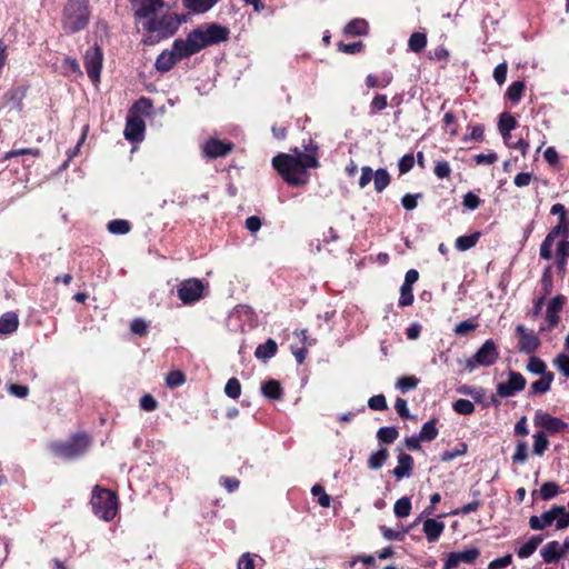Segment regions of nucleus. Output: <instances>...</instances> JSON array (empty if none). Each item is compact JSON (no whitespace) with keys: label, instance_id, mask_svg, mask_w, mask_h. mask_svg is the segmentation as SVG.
Segmentation results:
<instances>
[{"label":"nucleus","instance_id":"nucleus-22","mask_svg":"<svg viewBox=\"0 0 569 569\" xmlns=\"http://www.w3.org/2000/svg\"><path fill=\"white\" fill-rule=\"evenodd\" d=\"M422 530L429 542H436L445 530V523L431 518L423 521Z\"/></svg>","mask_w":569,"mask_h":569},{"label":"nucleus","instance_id":"nucleus-46","mask_svg":"<svg viewBox=\"0 0 569 569\" xmlns=\"http://www.w3.org/2000/svg\"><path fill=\"white\" fill-rule=\"evenodd\" d=\"M413 289L412 286L402 283L400 287V297L398 300V306L400 308L409 307L413 303Z\"/></svg>","mask_w":569,"mask_h":569},{"label":"nucleus","instance_id":"nucleus-48","mask_svg":"<svg viewBox=\"0 0 569 569\" xmlns=\"http://www.w3.org/2000/svg\"><path fill=\"white\" fill-rule=\"evenodd\" d=\"M468 451V446L466 442H459L455 449L452 450H446L441 453V461L448 462L451 461L460 456L466 455Z\"/></svg>","mask_w":569,"mask_h":569},{"label":"nucleus","instance_id":"nucleus-59","mask_svg":"<svg viewBox=\"0 0 569 569\" xmlns=\"http://www.w3.org/2000/svg\"><path fill=\"white\" fill-rule=\"evenodd\" d=\"M152 108V102L149 98L141 97L138 99L130 108L129 114H139L141 112H147Z\"/></svg>","mask_w":569,"mask_h":569},{"label":"nucleus","instance_id":"nucleus-14","mask_svg":"<svg viewBox=\"0 0 569 569\" xmlns=\"http://www.w3.org/2000/svg\"><path fill=\"white\" fill-rule=\"evenodd\" d=\"M533 422L536 427H540L551 435L563 432L568 429L566 421L542 410L536 411Z\"/></svg>","mask_w":569,"mask_h":569},{"label":"nucleus","instance_id":"nucleus-32","mask_svg":"<svg viewBox=\"0 0 569 569\" xmlns=\"http://www.w3.org/2000/svg\"><path fill=\"white\" fill-rule=\"evenodd\" d=\"M218 1L219 0H182L183 6L194 13H204L209 11L218 3Z\"/></svg>","mask_w":569,"mask_h":569},{"label":"nucleus","instance_id":"nucleus-45","mask_svg":"<svg viewBox=\"0 0 569 569\" xmlns=\"http://www.w3.org/2000/svg\"><path fill=\"white\" fill-rule=\"evenodd\" d=\"M560 486L553 481L545 482L540 490L539 495L542 500H550L555 498L558 493H560Z\"/></svg>","mask_w":569,"mask_h":569},{"label":"nucleus","instance_id":"nucleus-47","mask_svg":"<svg viewBox=\"0 0 569 569\" xmlns=\"http://www.w3.org/2000/svg\"><path fill=\"white\" fill-rule=\"evenodd\" d=\"M388 107V99L386 94L377 93L369 104V114L375 116Z\"/></svg>","mask_w":569,"mask_h":569},{"label":"nucleus","instance_id":"nucleus-38","mask_svg":"<svg viewBox=\"0 0 569 569\" xmlns=\"http://www.w3.org/2000/svg\"><path fill=\"white\" fill-rule=\"evenodd\" d=\"M389 457V451L386 448H381L378 451L370 455L368 459V468L371 470L380 469Z\"/></svg>","mask_w":569,"mask_h":569},{"label":"nucleus","instance_id":"nucleus-62","mask_svg":"<svg viewBox=\"0 0 569 569\" xmlns=\"http://www.w3.org/2000/svg\"><path fill=\"white\" fill-rule=\"evenodd\" d=\"M513 463H523L528 459V445L525 441H519L516 447V452L512 455Z\"/></svg>","mask_w":569,"mask_h":569},{"label":"nucleus","instance_id":"nucleus-34","mask_svg":"<svg viewBox=\"0 0 569 569\" xmlns=\"http://www.w3.org/2000/svg\"><path fill=\"white\" fill-rule=\"evenodd\" d=\"M438 419L432 418L425 422L421 427V430L419 432L420 439L426 442H430L435 440L438 437L439 430L437 428Z\"/></svg>","mask_w":569,"mask_h":569},{"label":"nucleus","instance_id":"nucleus-51","mask_svg":"<svg viewBox=\"0 0 569 569\" xmlns=\"http://www.w3.org/2000/svg\"><path fill=\"white\" fill-rule=\"evenodd\" d=\"M186 382V375L180 370L170 371L166 377V386L174 389Z\"/></svg>","mask_w":569,"mask_h":569},{"label":"nucleus","instance_id":"nucleus-15","mask_svg":"<svg viewBox=\"0 0 569 569\" xmlns=\"http://www.w3.org/2000/svg\"><path fill=\"white\" fill-rule=\"evenodd\" d=\"M526 378L517 371L510 370L508 372V380L497 386V395L501 398H509L520 392L526 387Z\"/></svg>","mask_w":569,"mask_h":569},{"label":"nucleus","instance_id":"nucleus-10","mask_svg":"<svg viewBox=\"0 0 569 569\" xmlns=\"http://www.w3.org/2000/svg\"><path fill=\"white\" fill-rule=\"evenodd\" d=\"M201 50L202 49L192 30L187 34L186 39L179 38L173 41L171 52L179 62L183 59L190 58Z\"/></svg>","mask_w":569,"mask_h":569},{"label":"nucleus","instance_id":"nucleus-21","mask_svg":"<svg viewBox=\"0 0 569 569\" xmlns=\"http://www.w3.org/2000/svg\"><path fill=\"white\" fill-rule=\"evenodd\" d=\"M29 91L28 84H21L14 88H11L7 91L6 97L9 102L18 110L22 111L24 108L23 100L27 97Z\"/></svg>","mask_w":569,"mask_h":569},{"label":"nucleus","instance_id":"nucleus-18","mask_svg":"<svg viewBox=\"0 0 569 569\" xmlns=\"http://www.w3.org/2000/svg\"><path fill=\"white\" fill-rule=\"evenodd\" d=\"M134 2V7H137L134 11V17L137 19H150L154 17L156 13L163 8V0H132Z\"/></svg>","mask_w":569,"mask_h":569},{"label":"nucleus","instance_id":"nucleus-52","mask_svg":"<svg viewBox=\"0 0 569 569\" xmlns=\"http://www.w3.org/2000/svg\"><path fill=\"white\" fill-rule=\"evenodd\" d=\"M419 383V379L415 376H405L397 380L396 387L402 392H408L416 389Z\"/></svg>","mask_w":569,"mask_h":569},{"label":"nucleus","instance_id":"nucleus-23","mask_svg":"<svg viewBox=\"0 0 569 569\" xmlns=\"http://www.w3.org/2000/svg\"><path fill=\"white\" fill-rule=\"evenodd\" d=\"M540 555L546 563H552L561 559L565 553L560 543L556 540L548 542L541 550Z\"/></svg>","mask_w":569,"mask_h":569},{"label":"nucleus","instance_id":"nucleus-5","mask_svg":"<svg viewBox=\"0 0 569 569\" xmlns=\"http://www.w3.org/2000/svg\"><path fill=\"white\" fill-rule=\"evenodd\" d=\"M91 443L90 437L84 432L72 435L67 441H54L49 446L50 452L58 458L72 460L88 450Z\"/></svg>","mask_w":569,"mask_h":569},{"label":"nucleus","instance_id":"nucleus-1","mask_svg":"<svg viewBox=\"0 0 569 569\" xmlns=\"http://www.w3.org/2000/svg\"><path fill=\"white\" fill-rule=\"evenodd\" d=\"M303 151L298 147L291 149V153H278L272 158V167L290 187H303L310 180L309 169L320 168L319 144L309 139L303 141Z\"/></svg>","mask_w":569,"mask_h":569},{"label":"nucleus","instance_id":"nucleus-19","mask_svg":"<svg viewBox=\"0 0 569 569\" xmlns=\"http://www.w3.org/2000/svg\"><path fill=\"white\" fill-rule=\"evenodd\" d=\"M566 302H567V299L562 295H558L549 301L548 307H547V312H546V320L550 328H553L558 325V322H559L558 313L561 311V309L563 308Z\"/></svg>","mask_w":569,"mask_h":569},{"label":"nucleus","instance_id":"nucleus-44","mask_svg":"<svg viewBox=\"0 0 569 569\" xmlns=\"http://www.w3.org/2000/svg\"><path fill=\"white\" fill-rule=\"evenodd\" d=\"M533 453L537 456H542L545 451L548 449L549 441L543 431H538L533 436Z\"/></svg>","mask_w":569,"mask_h":569},{"label":"nucleus","instance_id":"nucleus-31","mask_svg":"<svg viewBox=\"0 0 569 569\" xmlns=\"http://www.w3.org/2000/svg\"><path fill=\"white\" fill-rule=\"evenodd\" d=\"M278 351L277 342L269 338L264 343L259 345L254 350V356L259 360H268L276 356Z\"/></svg>","mask_w":569,"mask_h":569},{"label":"nucleus","instance_id":"nucleus-63","mask_svg":"<svg viewBox=\"0 0 569 569\" xmlns=\"http://www.w3.org/2000/svg\"><path fill=\"white\" fill-rule=\"evenodd\" d=\"M552 363L565 377L569 378V356L559 353Z\"/></svg>","mask_w":569,"mask_h":569},{"label":"nucleus","instance_id":"nucleus-26","mask_svg":"<svg viewBox=\"0 0 569 569\" xmlns=\"http://www.w3.org/2000/svg\"><path fill=\"white\" fill-rule=\"evenodd\" d=\"M393 81V76L391 72H382L380 76L369 73L366 77L365 83L369 89L376 88H387Z\"/></svg>","mask_w":569,"mask_h":569},{"label":"nucleus","instance_id":"nucleus-24","mask_svg":"<svg viewBox=\"0 0 569 569\" xmlns=\"http://www.w3.org/2000/svg\"><path fill=\"white\" fill-rule=\"evenodd\" d=\"M369 32V23L367 20L361 18H355L349 21L343 33L347 37H357V36H366Z\"/></svg>","mask_w":569,"mask_h":569},{"label":"nucleus","instance_id":"nucleus-9","mask_svg":"<svg viewBox=\"0 0 569 569\" xmlns=\"http://www.w3.org/2000/svg\"><path fill=\"white\" fill-rule=\"evenodd\" d=\"M234 143L230 140H221L218 138H209L201 146L203 158L214 160L223 158L234 150Z\"/></svg>","mask_w":569,"mask_h":569},{"label":"nucleus","instance_id":"nucleus-30","mask_svg":"<svg viewBox=\"0 0 569 569\" xmlns=\"http://www.w3.org/2000/svg\"><path fill=\"white\" fill-rule=\"evenodd\" d=\"M555 375L553 372H548L541 375V378L533 381L530 385V393L531 395H543L550 390L551 382L553 381Z\"/></svg>","mask_w":569,"mask_h":569},{"label":"nucleus","instance_id":"nucleus-36","mask_svg":"<svg viewBox=\"0 0 569 569\" xmlns=\"http://www.w3.org/2000/svg\"><path fill=\"white\" fill-rule=\"evenodd\" d=\"M391 182V177L387 169L379 168L373 173V184L377 192H382Z\"/></svg>","mask_w":569,"mask_h":569},{"label":"nucleus","instance_id":"nucleus-28","mask_svg":"<svg viewBox=\"0 0 569 569\" xmlns=\"http://www.w3.org/2000/svg\"><path fill=\"white\" fill-rule=\"evenodd\" d=\"M517 126L518 121L511 113L503 112L500 114L498 127L506 143L510 138V132L515 130Z\"/></svg>","mask_w":569,"mask_h":569},{"label":"nucleus","instance_id":"nucleus-49","mask_svg":"<svg viewBox=\"0 0 569 569\" xmlns=\"http://www.w3.org/2000/svg\"><path fill=\"white\" fill-rule=\"evenodd\" d=\"M478 327V322H476L473 319H468L457 323L453 328V332L459 337H465L470 332L475 331Z\"/></svg>","mask_w":569,"mask_h":569},{"label":"nucleus","instance_id":"nucleus-25","mask_svg":"<svg viewBox=\"0 0 569 569\" xmlns=\"http://www.w3.org/2000/svg\"><path fill=\"white\" fill-rule=\"evenodd\" d=\"M19 327V317L13 311L4 312L0 316V336L11 335L17 331Z\"/></svg>","mask_w":569,"mask_h":569},{"label":"nucleus","instance_id":"nucleus-33","mask_svg":"<svg viewBox=\"0 0 569 569\" xmlns=\"http://www.w3.org/2000/svg\"><path fill=\"white\" fill-rule=\"evenodd\" d=\"M480 237V231H475L470 234L460 236L456 239L455 246L459 251H467L478 243Z\"/></svg>","mask_w":569,"mask_h":569},{"label":"nucleus","instance_id":"nucleus-54","mask_svg":"<svg viewBox=\"0 0 569 569\" xmlns=\"http://www.w3.org/2000/svg\"><path fill=\"white\" fill-rule=\"evenodd\" d=\"M527 370L535 375H545L548 373L547 366L543 360L536 356H531L527 363Z\"/></svg>","mask_w":569,"mask_h":569},{"label":"nucleus","instance_id":"nucleus-17","mask_svg":"<svg viewBox=\"0 0 569 569\" xmlns=\"http://www.w3.org/2000/svg\"><path fill=\"white\" fill-rule=\"evenodd\" d=\"M146 124L140 114H128L124 128V137L131 142L141 141L143 139Z\"/></svg>","mask_w":569,"mask_h":569},{"label":"nucleus","instance_id":"nucleus-57","mask_svg":"<svg viewBox=\"0 0 569 569\" xmlns=\"http://www.w3.org/2000/svg\"><path fill=\"white\" fill-rule=\"evenodd\" d=\"M311 493L312 496L318 497V503L321 507L328 508L330 506L331 498L329 495L326 493L325 488L321 485L316 483L311 488Z\"/></svg>","mask_w":569,"mask_h":569},{"label":"nucleus","instance_id":"nucleus-42","mask_svg":"<svg viewBox=\"0 0 569 569\" xmlns=\"http://www.w3.org/2000/svg\"><path fill=\"white\" fill-rule=\"evenodd\" d=\"M411 500L409 497L398 499L393 506V512L397 518H406L411 512Z\"/></svg>","mask_w":569,"mask_h":569},{"label":"nucleus","instance_id":"nucleus-13","mask_svg":"<svg viewBox=\"0 0 569 569\" xmlns=\"http://www.w3.org/2000/svg\"><path fill=\"white\" fill-rule=\"evenodd\" d=\"M515 331L518 338L517 348L519 352L532 355L539 349L541 341L535 331L528 330L523 325H518Z\"/></svg>","mask_w":569,"mask_h":569},{"label":"nucleus","instance_id":"nucleus-16","mask_svg":"<svg viewBox=\"0 0 569 569\" xmlns=\"http://www.w3.org/2000/svg\"><path fill=\"white\" fill-rule=\"evenodd\" d=\"M480 556V550L476 547H471L463 551L450 552L443 563L442 569H455L460 563H475Z\"/></svg>","mask_w":569,"mask_h":569},{"label":"nucleus","instance_id":"nucleus-27","mask_svg":"<svg viewBox=\"0 0 569 569\" xmlns=\"http://www.w3.org/2000/svg\"><path fill=\"white\" fill-rule=\"evenodd\" d=\"M262 395L270 400H280L283 397V389L278 380L269 379L261 385Z\"/></svg>","mask_w":569,"mask_h":569},{"label":"nucleus","instance_id":"nucleus-61","mask_svg":"<svg viewBox=\"0 0 569 569\" xmlns=\"http://www.w3.org/2000/svg\"><path fill=\"white\" fill-rule=\"evenodd\" d=\"M556 529L562 530L569 527V511L563 506L557 505Z\"/></svg>","mask_w":569,"mask_h":569},{"label":"nucleus","instance_id":"nucleus-53","mask_svg":"<svg viewBox=\"0 0 569 569\" xmlns=\"http://www.w3.org/2000/svg\"><path fill=\"white\" fill-rule=\"evenodd\" d=\"M451 167L447 160L435 161L433 173L438 179H449L451 176Z\"/></svg>","mask_w":569,"mask_h":569},{"label":"nucleus","instance_id":"nucleus-29","mask_svg":"<svg viewBox=\"0 0 569 569\" xmlns=\"http://www.w3.org/2000/svg\"><path fill=\"white\" fill-rule=\"evenodd\" d=\"M177 62L171 50H164L157 57L154 68L157 71L166 73L170 71Z\"/></svg>","mask_w":569,"mask_h":569},{"label":"nucleus","instance_id":"nucleus-3","mask_svg":"<svg viewBox=\"0 0 569 569\" xmlns=\"http://www.w3.org/2000/svg\"><path fill=\"white\" fill-rule=\"evenodd\" d=\"M89 0H67L61 17V27L68 34L84 30L90 21Z\"/></svg>","mask_w":569,"mask_h":569},{"label":"nucleus","instance_id":"nucleus-35","mask_svg":"<svg viewBox=\"0 0 569 569\" xmlns=\"http://www.w3.org/2000/svg\"><path fill=\"white\" fill-rule=\"evenodd\" d=\"M541 536H532L525 545H522L518 550L517 555L519 558L525 559L530 557L538 548V546L542 542Z\"/></svg>","mask_w":569,"mask_h":569},{"label":"nucleus","instance_id":"nucleus-2","mask_svg":"<svg viewBox=\"0 0 569 569\" xmlns=\"http://www.w3.org/2000/svg\"><path fill=\"white\" fill-rule=\"evenodd\" d=\"M180 24L181 20L176 13L167 12L161 17H151L142 23V29L146 32L142 38V43L153 46L168 39L176 34Z\"/></svg>","mask_w":569,"mask_h":569},{"label":"nucleus","instance_id":"nucleus-6","mask_svg":"<svg viewBox=\"0 0 569 569\" xmlns=\"http://www.w3.org/2000/svg\"><path fill=\"white\" fill-rule=\"evenodd\" d=\"M193 32L201 49L224 42L229 39L230 36L229 28L214 22L198 27L193 29Z\"/></svg>","mask_w":569,"mask_h":569},{"label":"nucleus","instance_id":"nucleus-37","mask_svg":"<svg viewBox=\"0 0 569 569\" xmlns=\"http://www.w3.org/2000/svg\"><path fill=\"white\" fill-rule=\"evenodd\" d=\"M525 82L523 81H515L512 82L509 88L507 89L506 97L512 102V103H519L520 100L523 97L525 93Z\"/></svg>","mask_w":569,"mask_h":569},{"label":"nucleus","instance_id":"nucleus-12","mask_svg":"<svg viewBox=\"0 0 569 569\" xmlns=\"http://www.w3.org/2000/svg\"><path fill=\"white\" fill-rule=\"evenodd\" d=\"M102 61L103 53L100 47L94 46L86 51L83 57V64L88 77L93 83H98L100 81Z\"/></svg>","mask_w":569,"mask_h":569},{"label":"nucleus","instance_id":"nucleus-7","mask_svg":"<svg viewBox=\"0 0 569 569\" xmlns=\"http://www.w3.org/2000/svg\"><path fill=\"white\" fill-rule=\"evenodd\" d=\"M499 356L496 342L492 339H488L471 358L466 360V369L471 372L477 367H490L498 361Z\"/></svg>","mask_w":569,"mask_h":569},{"label":"nucleus","instance_id":"nucleus-40","mask_svg":"<svg viewBox=\"0 0 569 569\" xmlns=\"http://www.w3.org/2000/svg\"><path fill=\"white\" fill-rule=\"evenodd\" d=\"M107 229L113 234H127L131 230V223L128 220L114 219L108 222Z\"/></svg>","mask_w":569,"mask_h":569},{"label":"nucleus","instance_id":"nucleus-41","mask_svg":"<svg viewBox=\"0 0 569 569\" xmlns=\"http://www.w3.org/2000/svg\"><path fill=\"white\" fill-rule=\"evenodd\" d=\"M409 49L416 53L421 52L427 46V36L422 32H413L408 42Z\"/></svg>","mask_w":569,"mask_h":569},{"label":"nucleus","instance_id":"nucleus-11","mask_svg":"<svg viewBox=\"0 0 569 569\" xmlns=\"http://www.w3.org/2000/svg\"><path fill=\"white\" fill-rule=\"evenodd\" d=\"M562 236L563 238L569 237V221L559 219L558 224L551 228L546 238L540 244L539 256L543 260H550L552 258V244L557 237Z\"/></svg>","mask_w":569,"mask_h":569},{"label":"nucleus","instance_id":"nucleus-55","mask_svg":"<svg viewBox=\"0 0 569 569\" xmlns=\"http://www.w3.org/2000/svg\"><path fill=\"white\" fill-rule=\"evenodd\" d=\"M224 393L231 399H238L241 395V383L239 379L232 377L224 386Z\"/></svg>","mask_w":569,"mask_h":569},{"label":"nucleus","instance_id":"nucleus-8","mask_svg":"<svg viewBox=\"0 0 569 569\" xmlns=\"http://www.w3.org/2000/svg\"><path fill=\"white\" fill-rule=\"evenodd\" d=\"M206 286L198 278L183 280L177 288V296L183 305H192L203 298Z\"/></svg>","mask_w":569,"mask_h":569},{"label":"nucleus","instance_id":"nucleus-43","mask_svg":"<svg viewBox=\"0 0 569 569\" xmlns=\"http://www.w3.org/2000/svg\"><path fill=\"white\" fill-rule=\"evenodd\" d=\"M411 528H412V526H409L401 531H397L387 526H380L379 530H380L381 535L383 536V538L387 540L402 541Z\"/></svg>","mask_w":569,"mask_h":569},{"label":"nucleus","instance_id":"nucleus-58","mask_svg":"<svg viewBox=\"0 0 569 569\" xmlns=\"http://www.w3.org/2000/svg\"><path fill=\"white\" fill-rule=\"evenodd\" d=\"M482 506V501L480 499L472 500L471 502L458 508L456 510L450 511L452 516H467L471 512L477 511Z\"/></svg>","mask_w":569,"mask_h":569},{"label":"nucleus","instance_id":"nucleus-56","mask_svg":"<svg viewBox=\"0 0 569 569\" xmlns=\"http://www.w3.org/2000/svg\"><path fill=\"white\" fill-rule=\"evenodd\" d=\"M453 410L459 415H471L475 412V405L468 399H458L452 405Z\"/></svg>","mask_w":569,"mask_h":569},{"label":"nucleus","instance_id":"nucleus-50","mask_svg":"<svg viewBox=\"0 0 569 569\" xmlns=\"http://www.w3.org/2000/svg\"><path fill=\"white\" fill-rule=\"evenodd\" d=\"M442 122L445 132L449 133L450 137H456L458 134V123L452 111H447L445 113Z\"/></svg>","mask_w":569,"mask_h":569},{"label":"nucleus","instance_id":"nucleus-64","mask_svg":"<svg viewBox=\"0 0 569 569\" xmlns=\"http://www.w3.org/2000/svg\"><path fill=\"white\" fill-rule=\"evenodd\" d=\"M363 48H365V44L362 41H357L353 43H345V42L338 43V50L343 53H347V54L359 53L363 50Z\"/></svg>","mask_w":569,"mask_h":569},{"label":"nucleus","instance_id":"nucleus-20","mask_svg":"<svg viewBox=\"0 0 569 569\" xmlns=\"http://www.w3.org/2000/svg\"><path fill=\"white\" fill-rule=\"evenodd\" d=\"M415 466L413 458L400 450L398 455V466L392 470L393 476L397 479L410 477Z\"/></svg>","mask_w":569,"mask_h":569},{"label":"nucleus","instance_id":"nucleus-4","mask_svg":"<svg viewBox=\"0 0 569 569\" xmlns=\"http://www.w3.org/2000/svg\"><path fill=\"white\" fill-rule=\"evenodd\" d=\"M90 505L92 512L106 522L112 521L119 511L117 492L99 485L92 488Z\"/></svg>","mask_w":569,"mask_h":569},{"label":"nucleus","instance_id":"nucleus-60","mask_svg":"<svg viewBox=\"0 0 569 569\" xmlns=\"http://www.w3.org/2000/svg\"><path fill=\"white\" fill-rule=\"evenodd\" d=\"M32 156L36 158L41 157L42 152L39 148H22V149H12L6 153V159H11L18 156Z\"/></svg>","mask_w":569,"mask_h":569},{"label":"nucleus","instance_id":"nucleus-39","mask_svg":"<svg viewBox=\"0 0 569 569\" xmlns=\"http://www.w3.org/2000/svg\"><path fill=\"white\" fill-rule=\"evenodd\" d=\"M399 437V431L396 427H381L377 432L379 443L390 445Z\"/></svg>","mask_w":569,"mask_h":569}]
</instances>
